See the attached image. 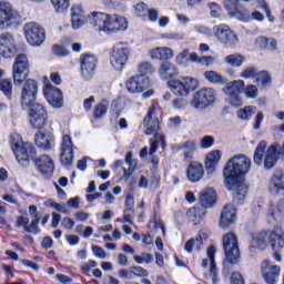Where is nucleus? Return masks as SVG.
<instances>
[{"mask_svg":"<svg viewBox=\"0 0 284 284\" xmlns=\"http://www.w3.org/2000/svg\"><path fill=\"white\" fill-rule=\"evenodd\" d=\"M231 284H245V280L241 273L234 272L231 276Z\"/></svg>","mask_w":284,"mask_h":284,"instance_id":"nucleus-64","label":"nucleus"},{"mask_svg":"<svg viewBox=\"0 0 284 284\" xmlns=\"http://www.w3.org/2000/svg\"><path fill=\"white\" fill-rule=\"evenodd\" d=\"M125 212H134V195L132 194L125 197Z\"/></svg>","mask_w":284,"mask_h":284,"instance_id":"nucleus-63","label":"nucleus"},{"mask_svg":"<svg viewBox=\"0 0 284 284\" xmlns=\"http://www.w3.org/2000/svg\"><path fill=\"white\" fill-rule=\"evenodd\" d=\"M21 23V13L8 1H0V30Z\"/></svg>","mask_w":284,"mask_h":284,"instance_id":"nucleus-5","label":"nucleus"},{"mask_svg":"<svg viewBox=\"0 0 284 284\" xmlns=\"http://www.w3.org/2000/svg\"><path fill=\"white\" fill-rule=\"evenodd\" d=\"M11 150L20 165H30V160L37 156V149L30 142H23L20 134L13 133L10 140Z\"/></svg>","mask_w":284,"mask_h":284,"instance_id":"nucleus-4","label":"nucleus"},{"mask_svg":"<svg viewBox=\"0 0 284 284\" xmlns=\"http://www.w3.org/2000/svg\"><path fill=\"white\" fill-rule=\"evenodd\" d=\"M262 277L266 284H276L281 276V266L270 262L264 261L261 266Z\"/></svg>","mask_w":284,"mask_h":284,"instance_id":"nucleus-19","label":"nucleus"},{"mask_svg":"<svg viewBox=\"0 0 284 284\" xmlns=\"http://www.w3.org/2000/svg\"><path fill=\"white\" fill-rule=\"evenodd\" d=\"M17 52V45L14 44V37L9 33L0 36V53L4 59H12Z\"/></svg>","mask_w":284,"mask_h":284,"instance_id":"nucleus-22","label":"nucleus"},{"mask_svg":"<svg viewBox=\"0 0 284 284\" xmlns=\"http://www.w3.org/2000/svg\"><path fill=\"white\" fill-rule=\"evenodd\" d=\"M149 227L153 232H159V230H161L162 234H165V224H163V221L161 220L151 221Z\"/></svg>","mask_w":284,"mask_h":284,"instance_id":"nucleus-58","label":"nucleus"},{"mask_svg":"<svg viewBox=\"0 0 284 284\" xmlns=\"http://www.w3.org/2000/svg\"><path fill=\"white\" fill-rule=\"evenodd\" d=\"M223 92L227 97V102L233 108H241L243 105V99H241L242 92L245 93L246 99H256V97H258V88L253 84H248L245 88L243 80H235L227 83V85L223 88Z\"/></svg>","mask_w":284,"mask_h":284,"instance_id":"nucleus-3","label":"nucleus"},{"mask_svg":"<svg viewBox=\"0 0 284 284\" xmlns=\"http://www.w3.org/2000/svg\"><path fill=\"white\" fill-rule=\"evenodd\" d=\"M133 260L138 265H143V263L150 265L154 261V257L150 253H142L141 256L134 255Z\"/></svg>","mask_w":284,"mask_h":284,"instance_id":"nucleus-54","label":"nucleus"},{"mask_svg":"<svg viewBox=\"0 0 284 284\" xmlns=\"http://www.w3.org/2000/svg\"><path fill=\"white\" fill-rule=\"evenodd\" d=\"M34 141L37 148L43 152H50V150H54V133L52 132H39L36 134Z\"/></svg>","mask_w":284,"mask_h":284,"instance_id":"nucleus-24","label":"nucleus"},{"mask_svg":"<svg viewBox=\"0 0 284 284\" xmlns=\"http://www.w3.org/2000/svg\"><path fill=\"white\" fill-rule=\"evenodd\" d=\"M60 152V162L64 168H70L74 161V150L70 135L67 134L62 136Z\"/></svg>","mask_w":284,"mask_h":284,"instance_id":"nucleus-18","label":"nucleus"},{"mask_svg":"<svg viewBox=\"0 0 284 284\" xmlns=\"http://www.w3.org/2000/svg\"><path fill=\"white\" fill-rule=\"evenodd\" d=\"M194 248L197 250V252L203 250V239L201 236L189 240L184 245V250L189 254H192V252H194Z\"/></svg>","mask_w":284,"mask_h":284,"instance_id":"nucleus-39","label":"nucleus"},{"mask_svg":"<svg viewBox=\"0 0 284 284\" xmlns=\"http://www.w3.org/2000/svg\"><path fill=\"white\" fill-rule=\"evenodd\" d=\"M257 74H258V69H256V67H246L241 72L240 78L241 79H254V77H257Z\"/></svg>","mask_w":284,"mask_h":284,"instance_id":"nucleus-53","label":"nucleus"},{"mask_svg":"<svg viewBox=\"0 0 284 284\" xmlns=\"http://www.w3.org/2000/svg\"><path fill=\"white\" fill-rule=\"evenodd\" d=\"M0 90L6 97H10L12 94V83L8 80H1Z\"/></svg>","mask_w":284,"mask_h":284,"instance_id":"nucleus-59","label":"nucleus"},{"mask_svg":"<svg viewBox=\"0 0 284 284\" xmlns=\"http://www.w3.org/2000/svg\"><path fill=\"white\" fill-rule=\"evenodd\" d=\"M139 77H146V74H153L154 65L150 62H142L138 65Z\"/></svg>","mask_w":284,"mask_h":284,"instance_id":"nucleus-48","label":"nucleus"},{"mask_svg":"<svg viewBox=\"0 0 284 284\" xmlns=\"http://www.w3.org/2000/svg\"><path fill=\"white\" fill-rule=\"evenodd\" d=\"M222 156L223 154L219 150H215L206 155L205 165L207 174H214L216 165H219V162L221 161Z\"/></svg>","mask_w":284,"mask_h":284,"instance_id":"nucleus-34","label":"nucleus"},{"mask_svg":"<svg viewBox=\"0 0 284 284\" xmlns=\"http://www.w3.org/2000/svg\"><path fill=\"white\" fill-rule=\"evenodd\" d=\"M94 103H97V98H94V95H90L89 98L84 99L82 103L84 112H90Z\"/></svg>","mask_w":284,"mask_h":284,"instance_id":"nucleus-61","label":"nucleus"},{"mask_svg":"<svg viewBox=\"0 0 284 284\" xmlns=\"http://www.w3.org/2000/svg\"><path fill=\"white\" fill-rule=\"evenodd\" d=\"M216 254V247L211 246L207 250V257L202 261V267H207L210 265V276L214 284L219 283V268H216V262L214 256Z\"/></svg>","mask_w":284,"mask_h":284,"instance_id":"nucleus-26","label":"nucleus"},{"mask_svg":"<svg viewBox=\"0 0 284 284\" xmlns=\"http://www.w3.org/2000/svg\"><path fill=\"white\" fill-rule=\"evenodd\" d=\"M284 174L283 171H276L275 174L271 178L268 192H271L274 196L284 195Z\"/></svg>","mask_w":284,"mask_h":284,"instance_id":"nucleus-28","label":"nucleus"},{"mask_svg":"<svg viewBox=\"0 0 284 284\" xmlns=\"http://www.w3.org/2000/svg\"><path fill=\"white\" fill-rule=\"evenodd\" d=\"M51 3L57 12H68L70 0H51Z\"/></svg>","mask_w":284,"mask_h":284,"instance_id":"nucleus-49","label":"nucleus"},{"mask_svg":"<svg viewBox=\"0 0 284 284\" xmlns=\"http://www.w3.org/2000/svg\"><path fill=\"white\" fill-rule=\"evenodd\" d=\"M30 74V61L28 55L21 53L16 57V62L13 63V83L14 85H21L28 75Z\"/></svg>","mask_w":284,"mask_h":284,"instance_id":"nucleus-12","label":"nucleus"},{"mask_svg":"<svg viewBox=\"0 0 284 284\" xmlns=\"http://www.w3.org/2000/svg\"><path fill=\"white\" fill-rule=\"evenodd\" d=\"M213 34L219 42L226 45V48H235V45H239V37L227 24L214 26Z\"/></svg>","mask_w":284,"mask_h":284,"instance_id":"nucleus-14","label":"nucleus"},{"mask_svg":"<svg viewBox=\"0 0 284 284\" xmlns=\"http://www.w3.org/2000/svg\"><path fill=\"white\" fill-rule=\"evenodd\" d=\"M92 13L88 14L84 18H71V27L73 30H79V28H83V26L89 22L90 23V16Z\"/></svg>","mask_w":284,"mask_h":284,"instance_id":"nucleus-52","label":"nucleus"},{"mask_svg":"<svg viewBox=\"0 0 284 284\" xmlns=\"http://www.w3.org/2000/svg\"><path fill=\"white\" fill-rule=\"evenodd\" d=\"M156 114V109L152 106L149 109L146 116L144 118V128L146 129L145 134L152 136V134L159 132V119L154 116Z\"/></svg>","mask_w":284,"mask_h":284,"instance_id":"nucleus-27","label":"nucleus"},{"mask_svg":"<svg viewBox=\"0 0 284 284\" xmlns=\"http://www.w3.org/2000/svg\"><path fill=\"white\" fill-rule=\"evenodd\" d=\"M36 165L41 174H52L54 172V161L48 154L36 159Z\"/></svg>","mask_w":284,"mask_h":284,"instance_id":"nucleus-32","label":"nucleus"},{"mask_svg":"<svg viewBox=\"0 0 284 284\" xmlns=\"http://www.w3.org/2000/svg\"><path fill=\"white\" fill-rule=\"evenodd\" d=\"M169 87L171 92L176 97H187L190 92H194L199 88V81L190 77H184L169 82Z\"/></svg>","mask_w":284,"mask_h":284,"instance_id":"nucleus-10","label":"nucleus"},{"mask_svg":"<svg viewBox=\"0 0 284 284\" xmlns=\"http://www.w3.org/2000/svg\"><path fill=\"white\" fill-rule=\"evenodd\" d=\"M255 77H257L255 81L256 84L262 88H265V85L270 83V74L266 71L257 72V75Z\"/></svg>","mask_w":284,"mask_h":284,"instance_id":"nucleus-55","label":"nucleus"},{"mask_svg":"<svg viewBox=\"0 0 284 284\" xmlns=\"http://www.w3.org/2000/svg\"><path fill=\"white\" fill-rule=\"evenodd\" d=\"M204 174L205 170L203 169V164L199 162H192L186 169V179L191 183H199Z\"/></svg>","mask_w":284,"mask_h":284,"instance_id":"nucleus-30","label":"nucleus"},{"mask_svg":"<svg viewBox=\"0 0 284 284\" xmlns=\"http://www.w3.org/2000/svg\"><path fill=\"white\" fill-rule=\"evenodd\" d=\"M252 170V160L245 154L233 155L225 164L224 185L226 190L233 192V202L235 205H243L247 194V184L245 175Z\"/></svg>","mask_w":284,"mask_h":284,"instance_id":"nucleus-1","label":"nucleus"},{"mask_svg":"<svg viewBox=\"0 0 284 284\" xmlns=\"http://www.w3.org/2000/svg\"><path fill=\"white\" fill-rule=\"evenodd\" d=\"M44 98L52 108H63V93L61 90L50 83H47L43 89Z\"/></svg>","mask_w":284,"mask_h":284,"instance_id":"nucleus-21","label":"nucleus"},{"mask_svg":"<svg viewBox=\"0 0 284 284\" xmlns=\"http://www.w3.org/2000/svg\"><path fill=\"white\" fill-rule=\"evenodd\" d=\"M203 216H205V210L201 207H193L187 211V217L195 223L203 221Z\"/></svg>","mask_w":284,"mask_h":284,"instance_id":"nucleus-41","label":"nucleus"},{"mask_svg":"<svg viewBox=\"0 0 284 284\" xmlns=\"http://www.w3.org/2000/svg\"><path fill=\"white\" fill-rule=\"evenodd\" d=\"M214 103H216V91L212 88H203L194 94L191 108H194V110H207Z\"/></svg>","mask_w":284,"mask_h":284,"instance_id":"nucleus-9","label":"nucleus"},{"mask_svg":"<svg viewBox=\"0 0 284 284\" xmlns=\"http://www.w3.org/2000/svg\"><path fill=\"white\" fill-rule=\"evenodd\" d=\"M85 10L83 9V6L81 4H74L71 8V18H85Z\"/></svg>","mask_w":284,"mask_h":284,"instance_id":"nucleus-57","label":"nucleus"},{"mask_svg":"<svg viewBox=\"0 0 284 284\" xmlns=\"http://www.w3.org/2000/svg\"><path fill=\"white\" fill-rule=\"evenodd\" d=\"M41 219L42 217H39V215H36V217L32 219L31 224H28L27 232L29 234H41V230L39 229Z\"/></svg>","mask_w":284,"mask_h":284,"instance_id":"nucleus-50","label":"nucleus"},{"mask_svg":"<svg viewBox=\"0 0 284 284\" xmlns=\"http://www.w3.org/2000/svg\"><path fill=\"white\" fill-rule=\"evenodd\" d=\"M223 247L225 258L231 265H236L241 261V248L236 234L230 232L223 236Z\"/></svg>","mask_w":284,"mask_h":284,"instance_id":"nucleus-8","label":"nucleus"},{"mask_svg":"<svg viewBox=\"0 0 284 284\" xmlns=\"http://www.w3.org/2000/svg\"><path fill=\"white\" fill-rule=\"evenodd\" d=\"M255 112L256 108L245 106L244 109H240L237 111V119H241V121H250V119L254 115Z\"/></svg>","mask_w":284,"mask_h":284,"instance_id":"nucleus-44","label":"nucleus"},{"mask_svg":"<svg viewBox=\"0 0 284 284\" xmlns=\"http://www.w3.org/2000/svg\"><path fill=\"white\" fill-rule=\"evenodd\" d=\"M224 63L232 68H241L245 63V57L242 54H231L224 58Z\"/></svg>","mask_w":284,"mask_h":284,"instance_id":"nucleus-40","label":"nucleus"},{"mask_svg":"<svg viewBox=\"0 0 284 284\" xmlns=\"http://www.w3.org/2000/svg\"><path fill=\"white\" fill-rule=\"evenodd\" d=\"M200 203L204 210H210L216 205V191L212 187H206L200 193Z\"/></svg>","mask_w":284,"mask_h":284,"instance_id":"nucleus-31","label":"nucleus"},{"mask_svg":"<svg viewBox=\"0 0 284 284\" xmlns=\"http://www.w3.org/2000/svg\"><path fill=\"white\" fill-rule=\"evenodd\" d=\"M28 121L33 130H43L48 125V111L40 103H32L28 109Z\"/></svg>","mask_w":284,"mask_h":284,"instance_id":"nucleus-7","label":"nucleus"},{"mask_svg":"<svg viewBox=\"0 0 284 284\" xmlns=\"http://www.w3.org/2000/svg\"><path fill=\"white\" fill-rule=\"evenodd\" d=\"M150 57L153 61H170L174 59V50L170 47H158L150 50Z\"/></svg>","mask_w":284,"mask_h":284,"instance_id":"nucleus-29","label":"nucleus"},{"mask_svg":"<svg viewBox=\"0 0 284 284\" xmlns=\"http://www.w3.org/2000/svg\"><path fill=\"white\" fill-rule=\"evenodd\" d=\"M110 108V102L108 100H102L93 109V119L101 120L105 114H108V109Z\"/></svg>","mask_w":284,"mask_h":284,"instance_id":"nucleus-37","label":"nucleus"},{"mask_svg":"<svg viewBox=\"0 0 284 284\" xmlns=\"http://www.w3.org/2000/svg\"><path fill=\"white\" fill-rule=\"evenodd\" d=\"M194 52H190L189 49H184L180 54L175 57V63L178 65H185V63H192V55Z\"/></svg>","mask_w":284,"mask_h":284,"instance_id":"nucleus-42","label":"nucleus"},{"mask_svg":"<svg viewBox=\"0 0 284 284\" xmlns=\"http://www.w3.org/2000/svg\"><path fill=\"white\" fill-rule=\"evenodd\" d=\"M37 82L32 79L27 80L21 90V105L23 110H28L37 101Z\"/></svg>","mask_w":284,"mask_h":284,"instance_id":"nucleus-16","label":"nucleus"},{"mask_svg":"<svg viewBox=\"0 0 284 284\" xmlns=\"http://www.w3.org/2000/svg\"><path fill=\"white\" fill-rule=\"evenodd\" d=\"M159 141H162V145H165V138H163V135L156 134L154 136V139L150 140V150L148 148H143L140 152V156L141 159H145V156H148V152L150 154V156H154V154H156V150H159Z\"/></svg>","mask_w":284,"mask_h":284,"instance_id":"nucleus-35","label":"nucleus"},{"mask_svg":"<svg viewBox=\"0 0 284 284\" xmlns=\"http://www.w3.org/2000/svg\"><path fill=\"white\" fill-rule=\"evenodd\" d=\"M126 90L130 94H141L150 88V78L145 75H134L126 81Z\"/></svg>","mask_w":284,"mask_h":284,"instance_id":"nucleus-20","label":"nucleus"},{"mask_svg":"<svg viewBox=\"0 0 284 284\" xmlns=\"http://www.w3.org/2000/svg\"><path fill=\"white\" fill-rule=\"evenodd\" d=\"M132 50L125 45H118L113 48L110 54V64L115 72H123L125 65L128 64V59H130Z\"/></svg>","mask_w":284,"mask_h":284,"instance_id":"nucleus-11","label":"nucleus"},{"mask_svg":"<svg viewBox=\"0 0 284 284\" xmlns=\"http://www.w3.org/2000/svg\"><path fill=\"white\" fill-rule=\"evenodd\" d=\"M268 243L273 250V258L276 263L283 261V255L281 252L284 250V230L282 227H276L268 231Z\"/></svg>","mask_w":284,"mask_h":284,"instance_id":"nucleus-13","label":"nucleus"},{"mask_svg":"<svg viewBox=\"0 0 284 284\" xmlns=\"http://www.w3.org/2000/svg\"><path fill=\"white\" fill-rule=\"evenodd\" d=\"M179 150L184 154V161H192L194 159V153L196 152V141L190 140L180 144Z\"/></svg>","mask_w":284,"mask_h":284,"instance_id":"nucleus-36","label":"nucleus"},{"mask_svg":"<svg viewBox=\"0 0 284 284\" xmlns=\"http://www.w3.org/2000/svg\"><path fill=\"white\" fill-rule=\"evenodd\" d=\"M209 8L212 19H220L221 14H223V8L216 2L209 3Z\"/></svg>","mask_w":284,"mask_h":284,"instance_id":"nucleus-51","label":"nucleus"},{"mask_svg":"<svg viewBox=\"0 0 284 284\" xmlns=\"http://www.w3.org/2000/svg\"><path fill=\"white\" fill-rule=\"evenodd\" d=\"M99 60L94 54H82L80 67L81 74L84 81H90L94 74H97V65Z\"/></svg>","mask_w":284,"mask_h":284,"instance_id":"nucleus-17","label":"nucleus"},{"mask_svg":"<svg viewBox=\"0 0 284 284\" xmlns=\"http://www.w3.org/2000/svg\"><path fill=\"white\" fill-rule=\"evenodd\" d=\"M224 10H226L229 17L233 18L235 12L239 10L237 0H224L223 1Z\"/></svg>","mask_w":284,"mask_h":284,"instance_id":"nucleus-46","label":"nucleus"},{"mask_svg":"<svg viewBox=\"0 0 284 284\" xmlns=\"http://www.w3.org/2000/svg\"><path fill=\"white\" fill-rule=\"evenodd\" d=\"M194 32L202 34L203 37H214V28H210L205 24H195L193 27Z\"/></svg>","mask_w":284,"mask_h":284,"instance_id":"nucleus-47","label":"nucleus"},{"mask_svg":"<svg viewBox=\"0 0 284 284\" xmlns=\"http://www.w3.org/2000/svg\"><path fill=\"white\" fill-rule=\"evenodd\" d=\"M270 245V230H263L251 234L250 250H267Z\"/></svg>","mask_w":284,"mask_h":284,"instance_id":"nucleus-23","label":"nucleus"},{"mask_svg":"<svg viewBox=\"0 0 284 284\" xmlns=\"http://www.w3.org/2000/svg\"><path fill=\"white\" fill-rule=\"evenodd\" d=\"M160 79L168 80L179 77V68L172 62H163L159 69Z\"/></svg>","mask_w":284,"mask_h":284,"instance_id":"nucleus-33","label":"nucleus"},{"mask_svg":"<svg viewBox=\"0 0 284 284\" xmlns=\"http://www.w3.org/2000/svg\"><path fill=\"white\" fill-rule=\"evenodd\" d=\"M204 79H206L209 83H214L215 85H225V83H227V80L216 71H205Z\"/></svg>","mask_w":284,"mask_h":284,"instance_id":"nucleus-38","label":"nucleus"},{"mask_svg":"<svg viewBox=\"0 0 284 284\" xmlns=\"http://www.w3.org/2000/svg\"><path fill=\"white\" fill-rule=\"evenodd\" d=\"M132 274L133 276H136L138 278H146L148 271L141 266H133L132 267Z\"/></svg>","mask_w":284,"mask_h":284,"instance_id":"nucleus-62","label":"nucleus"},{"mask_svg":"<svg viewBox=\"0 0 284 284\" xmlns=\"http://www.w3.org/2000/svg\"><path fill=\"white\" fill-rule=\"evenodd\" d=\"M27 43L31 48H41L45 43V29L36 22H28L23 27Z\"/></svg>","mask_w":284,"mask_h":284,"instance_id":"nucleus-6","label":"nucleus"},{"mask_svg":"<svg viewBox=\"0 0 284 284\" xmlns=\"http://www.w3.org/2000/svg\"><path fill=\"white\" fill-rule=\"evenodd\" d=\"M232 19H237L244 23H250V21H252V13H250V10L247 9H237Z\"/></svg>","mask_w":284,"mask_h":284,"instance_id":"nucleus-45","label":"nucleus"},{"mask_svg":"<svg viewBox=\"0 0 284 284\" xmlns=\"http://www.w3.org/2000/svg\"><path fill=\"white\" fill-rule=\"evenodd\" d=\"M214 145V136L206 135L201 140V149L207 150Z\"/></svg>","mask_w":284,"mask_h":284,"instance_id":"nucleus-60","label":"nucleus"},{"mask_svg":"<svg viewBox=\"0 0 284 284\" xmlns=\"http://www.w3.org/2000/svg\"><path fill=\"white\" fill-rule=\"evenodd\" d=\"M89 24L104 34H114L128 30V19L116 13L91 12Z\"/></svg>","mask_w":284,"mask_h":284,"instance_id":"nucleus-2","label":"nucleus"},{"mask_svg":"<svg viewBox=\"0 0 284 284\" xmlns=\"http://www.w3.org/2000/svg\"><path fill=\"white\" fill-rule=\"evenodd\" d=\"M284 222V200L277 202H270L268 211L266 214V223L274 227Z\"/></svg>","mask_w":284,"mask_h":284,"instance_id":"nucleus-15","label":"nucleus"},{"mask_svg":"<svg viewBox=\"0 0 284 284\" xmlns=\"http://www.w3.org/2000/svg\"><path fill=\"white\" fill-rule=\"evenodd\" d=\"M191 59L192 63H199L200 65H204L205 68H210V65H212V63L214 62V58L210 55L199 58V53L196 52H193Z\"/></svg>","mask_w":284,"mask_h":284,"instance_id":"nucleus-43","label":"nucleus"},{"mask_svg":"<svg viewBox=\"0 0 284 284\" xmlns=\"http://www.w3.org/2000/svg\"><path fill=\"white\" fill-rule=\"evenodd\" d=\"M162 39H166L171 41H183L185 39V33L183 32L163 33Z\"/></svg>","mask_w":284,"mask_h":284,"instance_id":"nucleus-56","label":"nucleus"},{"mask_svg":"<svg viewBox=\"0 0 284 284\" xmlns=\"http://www.w3.org/2000/svg\"><path fill=\"white\" fill-rule=\"evenodd\" d=\"M236 223V206L233 204H226L221 213L220 217V227L222 230H227L230 225Z\"/></svg>","mask_w":284,"mask_h":284,"instance_id":"nucleus-25","label":"nucleus"}]
</instances>
